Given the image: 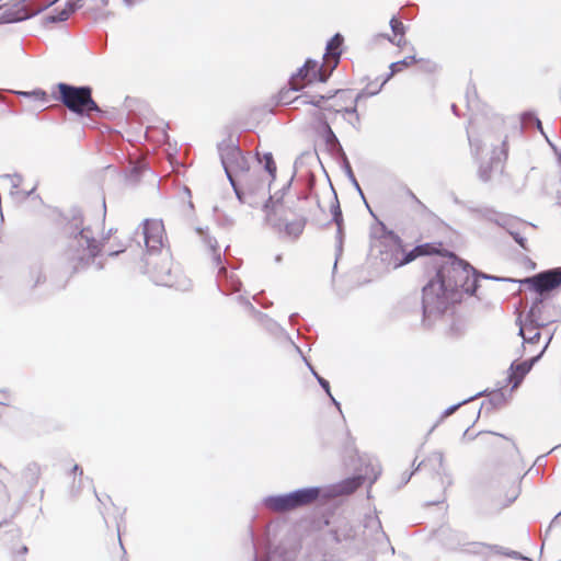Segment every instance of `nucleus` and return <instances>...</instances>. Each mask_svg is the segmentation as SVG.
Listing matches in <instances>:
<instances>
[{"mask_svg": "<svg viewBox=\"0 0 561 561\" xmlns=\"http://www.w3.org/2000/svg\"><path fill=\"white\" fill-rule=\"evenodd\" d=\"M437 264V271L422 288L423 324L432 325L438 317L453 310L465 294L476 295L480 279L515 282L511 278L486 274L474 268L468 261L455 253H448Z\"/></svg>", "mask_w": 561, "mask_h": 561, "instance_id": "f257e3e1", "label": "nucleus"}, {"mask_svg": "<svg viewBox=\"0 0 561 561\" xmlns=\"http://www.w3.org/2000/svg\"><path fill=\"white\" fill-rule=\"evenodd\" d=\"M61 233L65 238L62 260L65 261L64 275L58 283L47 282L41 263L31 265L28 272V285L33 294L43 287L41 296H49L56 290L65 288L70 277L85 270L95 260L101 251V244L96 242L89 226L83 225L80 208L72 206L61 216Z\"/></svg>", "mask_w": 561, "mask_h": 561, "instance_id": "f03ea898", "label": "nucleus"}, {"mask_svg": "<svg viewBox=\"0 0 561 561\" xmlns=\"http://www.w3.org/2000/svg\"><path fill=\"white\" fill-rule=\"evenodd\" d=\"M355 473L336 483L325 486H306L287 492L290 511L305 507L316 503H322L327 500L350 495L355 492L365 482L370 488L381 473L379 466L365 463L364 468L354 467Z\"/></svg>", "mask_w": 561, "mask_h": 561, "instance_id": "7ed1b4c3", "label": "nucleus"}, {"mask_svg": "<svg viewBox=\"0 0 561 561\" xmlns=\"http://www.w3.org/2000/svg\"><path fill=\"white\" fill-rule=\"evenodd\" d=\"M377 222L378 228L374 229L371 234L382 240L381 243L385 248V250L381 251L382 261L388 262V264L392 265L393 268L404 266L421 256L436 255L432 259V263L436 272V263H440L442 260L450 253L449 251H444L442 242L422 243L414 247L412 250L407 251L404 249L403 240L398 233L389 229L385 222L380 220Z\"/></svg>", "mask_w": 561, "mask_h": 561, "instance_id": "20e7f679", "label": "nucleus"}, {"mask_svg": "<svg viewBox=\"0 0 561 561\" xmlns=\"http://www.w3.org/2000/svg\"><path fill=\"white\" fill-rule=\"evenodd\" d=\"M56 89L58 94L53 93V98L61 102L70 112L80 116L92 112L101 113V108L92 98V88L90 85H72L59 82Z\"/></svg>", "mask_w": 561, "mask_h": 561, "instance_id": "39448f33", "label": "nucleus"}, {"mask_svg": "<svg viewBox=\"0 0 561 561\" xmlns=\"http://www.w3.org/2000/svg\"><path fill=\"white\" fill-rule=\"evenodd\" d=\"M220 161L227 179H236V174L247 175L250 171L249 159L243 154L239 146L234 142L222 141L218 145Z\"/></svg>", "mask_w": 561, "mask_h": 561, "instance_id": "423d86ee", "label": "nucleus"}, {"mask_svg": "<svg viewBox=\"0 0 561 561\" xmlns=\"http://www.w3.org/2000/svg\"><path fill=\"white\" fill-rule=\"evenodd\" d=\"M145 265L153 283L168 287L174 286V275L169 251L147 254Z\"/></svg>", "mask_w": 561, "mask_h": 561, "instance_id": "0eeeda50", "label": "nucleus"}, {"mask_svg": "<svg viewBox=\"0 0 561 561\" xmlns=\"http://www.w3.org/2000/svg\"><path fill=\"white\" fill-rule=\"evenodd\" d=\"M135 237L142 239L147 254H157L163 248L164 226L162 220L145 219L141 228L135 231Z\"/></svg>", "mask_w": 561, "mask_h": 561, "instance_id": "6e6552de", "label": "nucleus"}, {"mask_svg": "<svg viewBox=\"0 0 561 561\" xmlns=\"http://www.w3.org/2000/svg\"><path fill=\"white\" fill-rule=\"evenodd\" d=\"M522 285H527L530 291L537 295L545 294L558 288L561 285V267L549 268L519 280Z\"/></svg>", "mask_w": 561, "mask_h": 561, "instance_id": "1a4fd4ad", "label": "nucleus"}, {"mask_svg": "<svg viewBox=\"0 0 561 561\" xmlns=\"http://www.w3.org/2000/svg\"><path fill=\"white\" fill-rule=\"evenodd\" d=\"M455 203L465 206L470 214L496 224L497 226L505 229V231L510 236L511 231H517L519 227H526L525 221H522L516 217L497 214L493 208L467 206L463 202L459 201L458 198H455Z\"/></svg>", "mask_w": 561, "mask_h": 561, "instance_id": "9d476101", "label": "nucleus"}, {"mask_svg": "<svg viewBox=\"0 0 561 561\" xmlns=\"http://www.w3.org/2000/svg\"><path fill=\"white\" fill-rule=\"evenodd\" d=\"M310 116L316 123L314 130L318 136L323 140L327 150L330 154L337 158L345 153L337 136L333 131L327 115L321 111H312Z\"/></svg>", "mask_w": 561, "mask_h": 561, "instance_id": "9b49d317", "label": "nucleus"}, {"mask_svg": "<svg viewBox=\"0 0 561 561\" xmlns=\"http://www.w3.org/2000/svg\"><path fill=\"white\" fill-rule=\"evenodd\" d=\"M433 535L445 549L450 551H456L465 546H472V542L468 541L466 533L454 529L448 525H442L434 530Z\"/></svg>", "mask_w": 561, "mask_h": 561, "instance_id": "f8f14e48", "label": "nucleus"}, {"mask_svg": "<svg viewBox=\"0 0 561 561\" xmlns=\"http://www.w3.org/2000/svg\"><path fill=\"white\" fill-rule=\"evenodd\" d=\"M58 0H51L45 3L42 7H38L31 12H21L20 10H15L10 3H5L0 5V10L2 11L0 14V24H9V23H18L25 20H28L43 11L47 10L49 7L55 4Z\"/></svg>", "mask_w": 561, "mask_h": 561, "instance_id": "ddd939ff", "label": "nucleus"}, {"mask_svg": "<svg viewBox=\"0 0 561 561\" xmlns=\"http://www.w3.org/2000/svg\"><path fill=\"white\" fill-rule=\"evenodd\" d=\"M323 65L319 64L318 60L312 58H307L305 64L299 67L296 72L291 73L290 79H305L310 82H327L329 80L330 73L322 72Z\"/></svg>", "mask_w": 561, "mask_h": 561, "instance_id": "4468645a", "label": "nucleus"}, {"mask_svg": "<svg viewBox=\"0 0 561 561\" xmlns=\"http://www.w3.org/2000/svg\"><path fill=\"white\" fill-rule=\"evenodd\" d=\"M546 296L538 295L531 302L525 319L526 329L535 330L539 327H547L551 320L542 318V304Z\"/></svg>", "mask_w": 561, "mask_h": 561, "instance_id": "2eb2a0df", "label": "nucleus"}, {"mask_svg": "<svg viewBox=\"0 0 561 561\" xmlns=\"http://www.w3.org/2000/svg\"><path fill=\"white\" fill-rule=\"evenodd\" d=\"M217 288L224 295H230L241 288L240 278L225 266H220L217 274Z\"/></svg>", "mask_w": 561, "mask_h": 561, "instance_id": "dca6fc26", "label": "nucleus"}, {"mask_svg": "<svg viewBox=\"0 0 561 561\" xmlns=\"http://www.w3.org/2000/svg\"><path fill=\"white\" fill-rule=\"evenodd\" d=\"M241 181L244 183L249 197H251L252 199H257L260 202L261 199L264 198L265 181L262 176L261 171H259L257 174L248 173L247 175L242 176Z\"/></svg>", "mask_w": 561, "mask_h": 561, "instance_id": "f3484780", "label": "nucleus"}, {"mask_svg": "<svg viewBox=\"0 0 561 561\" xmlns=\"http://www.w3.org/2000/svg\"><path fill=\"white\" fill-rule=\"evenodd\" d=\"M237 300L241 306H244L253 314L254 319L268 332H275L278 329V324L266 313L256 310L247 297L239 295Z\"/></svg>", "mask_w": 561, "mask_h": 561, "instance_id": "a211bd4d", "label": "nucleus"}, {"mask_svg": "<svg viewBox=\"0 0 561 561\" xmlns=\"http://www.w3.org/2000/svg\"><path fill=\"white\" fill-rule=\"evenodd\" d=\"M277 206L274 205V197H267L262 204V210L265 213L264 221L275 231L283 230L284 219L276 214Z\"/></svg>", "mask_w": 561, "mask_h": 561, "instance_id": "6ab92c4d", "label": "nucleus"}, {"mask_svg": "<svg viewBox=\"0 0 561 561\" xmlns=\"http://www.w3.org/2000/svg\"><path fill=\"white\" fill-rule=\"evenodd\" d=\"M529 371V366L526 365V363L514 360L508 368V375L506 377V382L512 383V391L520 386Z\"/></svg>", "mask_w": 561, "mask_h": 561, "instance_id": "aec40b11", "label": "nucleus"}, {"mask_svg": "<svg viewBox=\"0 0 561 561\" xmlns=\"http://www.w3.org/2000/svg\"><path fill=\"white\" fill-rule=\"evenodd\" d=\"M344 43V37L340 33H335L328 42L325 46V56L333 57L334 62L331 67L330 72L337 66L340 62V57L342 55V46Z\"/></svg>", "mask_w": 561, "mask_h": 561, "instance_id": "412c9836", "label": "nucleus"}, {"mask_svg": "<svg viewBox=\"0 0 561 561\" xmlns=\"http://www.w3.org/2000/svg\"><path fill=\"white\" fill-rule=\"evenodd\" d=\"M262 505L275 512H290L287 493L267 495L262 499Z\"/></svg>", "mask_w": 561, "mask_h": 561, "instance_id": "4be33fe9", "label": "nucleus"}, {"mask_svg": "<svg viewBox=\"0 0 561 561\" xmlns=\"http://www.w3.org/2000/svg\"><path fill=\"white\" fill-rule=\"evenodd\" d=\"M336 159L339 160V162L341 164V168L344 171L345 175L347 176V179L350 180V182L352 183V185L354 186L356 192L360 195V197L365 202V204H366L367 208L369 209L370 214L373 216H375L373 210L370 209V207H369V205H368V203H367V201L365 198L364 192H363V190H362V187H360V185H359V183H358V181H357V179H356V176H355V174L353 172L352 165L350 163V160H348L346 153H343L342 156L337 157Z\"/></svg>", "mask_w": 561, "mask_h": 561, "instance_id": "5701e85b", "label": "nucleus"}, {"mask_svg": "<svg viewBox=\"0 0 561 561\" xmlns=\"http://www.w3.org/2000/svg\"><path fill=\"white\" fill-rule=\"evenodd\" d=\"M195 230L201 236V238H202L203 242L205 243V245L211 251L213 260L216 263V265H220L221 264V255H220V252H219V247H218L217 239L211 237L208 233V228L207 227L206 228L197 227Z\"/></svg>", "mask_w": 561, "mask_h": 561, "instance_id": "b1692460", "label": "nucleus"}, {"mask_svg": "<svg viewBox=\"0 0 561 561\" xmlns=\"http://www.w3.org/2000/svg\"><path fill=\"white\" fill-rule=\"evenodd\" d=\"M229 182H230V185H231V187H232V190H233V192L236 194L237 199L241 204H247V205H249L252 208L259 207L260 201L252 199L251 197H249V194L247 192L244 183L241 184L240 181L237 180V179H230Z\"/></svg>", "mask_w": 561, "mask_h": 561, "instance_id": "393cba45", "label": "nucleus"}, {"mask_svg": "<svg viewBox=\"0 0 561 561\" xmlns=\"http://www.w3.org/2000/svg\"><path fill=\"white\" fill-rule=\"evenodd\" d=\"M435 460L438 463V469L436 473L442 476V482L446 484L445 488L450 486L453 484V477L450 471L445 467V457L444 453L440 450L433 451L428 457V461Z\"/></svg>", "mask_w": 561, "mask_h": 561, "instance_id": "a878e982", "label": "nucleus"}, {"mask_svg": "<svg viewBox=\"0 0 561 561\" xmlns=\"http://www.w3.org/2000/svg\"><path fill=\"white\" fill-rule=\"evenodd\" d=\"M41 474L39 466L36 462L28 463L22 471V481L25 483L27 490L31 492L37 484Z\"/></svg>", "mask_w": 561, "mask_h": 561, "instance_id": "bb28decb", "label": "nucleus"}, {"mask_svg": "<svg viewBox=\"0 0 561 561\" xmlns=\"http://www.w3.org/2000/svg\"><path fill=\"white\" fill-rule=\"evenodd\" d=\"M12 93L16 96L38 103L39 106L45 105L49 101V95L41 88H36L31 91L13 90Z\"/></svg>", "mask_w": 561, "mask_h": 561, "instance_id": "cd10ccee", "label": "nucleus"}, {"mask_svg": "<svg viewBox=\"0 0 561 561\" xmlns=\"http://www.w3.org/2000/svg\"><path fill=\"white\" fill-rule=\"evenodd\" d=\"M489 399L486 403H482L481 408L486 407V410L490 411L492 409H496L502 407L507 402L506 394L502 390V388H497L488 392ZM481 410L478 412V416L480 415Z\"/></svg>", "mask_w": 561, "mask_h": 561, "instance_id": "c85d7f7f", "label": "nucleus"}, {"mask_svg": "<svg viewBox=\"0 0 561 561\" xmlns=\"http://www.w3.org/2000/svg\"><path fill=\"white\" fill-rule=\"evenodd\" d=\"M416 61V56L410 55L399 61L391 62L389 65L390 71L382 77V84H386L396 73L400 72L404 67H409L412 64H415Z\"/></svg>", "mask_w": 561, "mask_h": 561, "instance_id": "c756f323", "label": "nucleus"}, {"mask_svg": "<svg viewBox=\"0 0 561 561\" xmlns=\"http://www.w3.org/2000/svg\"><path fill=\"white\" fill-rule=\"evenodd\" d=\"M508 157V142L507 137H505L501 146L499 148H494L492 151V156L490 158V161L492 165H496L499 169L502 170L503 163L506 161Z\"/></svg>", "mask_w": 561, "mask_h": 561, "instance_id": "7c9ffc66", "label": "nucleus"}, {"mask_svg": "<svg viewBox=\"0 0 561 561\" xmlns=\"http://www.w3.org/2000/svg\"><path fill=\"white\" fill-rule=\"evenodd\" d=\"M306 224L307 219L305 217H300L293 221L284 222L283 229L288 237L296 239L304 232Z\"/></svg>", "mask_w": 561, "mask_h": 561, "instance_id": "2f4dec72", "label": "nucleus"}, {"mask_svg": "<svg viewBox=\"0 0 561 561\" xmlns=\"http://www.w3.org/2000/svg\"><path fill=\"white\" fill-rule=\"evenodd\" d=\"M364 527L375 531V539L383 538L388 540L386 533L382 530L381 522L377 515H366L364 518Z\"/></svg>", "mask_w": 561, "mask_h": 561, "instance_id": "473e14b6", "label": "nucleus"}, {"mask_svg": "<svg viewBox=\"0 0 561 561\" xmlns=\"http://www.w3.org/2000/svg\"><path fill=\"white\" fill-rule=\"evenodd\" d=\"M516 323L519 325L518 335H520L523 337L524 343L536 344L539 342L541 334L537 329H535V330L526 329V324L522 325L520 317L517 318Z\"/></svg>", "mask_w": 561, "mask_h": 561, "instance_id": "72a5a7b5", "label": "nucleus"}, {"mask_svg": "<svg viewBox=\"0 0 561 561\" xmlns=\"http://www.w3.org/2000/svg\"><path fill=\"white\" fill-rule=\"evenodd\" d=\"M299 90H300L299 87H293L289 89L280 90L276 96V103L279 105L298 103V95H295V93L298 92Z\"/></svg>", "mask_w": 561, "mask_h": 561, "instance_id": "f704fd0d", "label": "nucleus"}, {"mask_svg": "<svg viewBox=\"0 0 561 561\" xmlns=\"http://www.w3.org/2000/svg\"><path fill=\"white\" fill-rule=\"evenodd\" d=\"M339 222L340 224H335V226H336V236H335L336 244H335V262L333 265V272L336 270L337 261L343 253V245H344V238H345L344 220L339 221Z\"/></svg>", "mask_w": 561, "mask_h": 561, "instance_id": "c9c22d12", "label": "nucleus"}, {"mask_svg": "<svg viewBox=\"0 0 561 561\" xmlns=\"http://www.w3.org/2000/svg\"><path fill=\"white\" fill-rule=\"evenodd\" d=\"M322 103H324V98L321 94H311V93H302L298 95V104L299 105H312L314 107L322 108Z\"/></svg>", "mask_w": 561, "mask_h": 561, "instance_id": "e433bc0d", "label": "nucleus"}, {"mask_svg": "<svg viewBox=\"0 0 561 561\" xmlns=\"http://www.w3.org/2000/svg\"><path fill=\"white\" fill-rule=\"evenodd\" d=\"M313 159H317L319 163H321V160L318 156L317 150L314 151H304L301 152L294 162V169L297 170L299 168H302L304 165L309 164ZM296 173V171H294Z\"/></svg>", "mask_w": 561, "mask_h": 561, "instance_id": "4c0bfd02", "label": "nucleus"}, {"mask_svg": "<svg viewBox=\"0 0 561 561\" xmlns=\"http://www.w3.org/2000/svg\"><path fill=\"white\" fill-rule=\"evenodd\" d=\"M330 186H331V190H332V193H333V202H332V204L330 206V213L332 215L331 221L334 222V224H340L339 221L343 220L342 209H341V206H340L337 194H336L332 183H330Z\"/></svg>", "mask_w": 561, "mask_h": 561, "instance_id": "58836bf2", "label": "nucleus"}, {"mask_svg": "<svg viewBox=\"0 0 561 561\" xmlns=\"http://www.w3.org/2000/svg\"><path fill=\"white\" fill-rule=\"evenodd\" d=\"M264 170L272 178L270 183L267 184V190L270 191L271 184L276 179L277 172L276 163L271 152L264 153Z\"/></svg>", "mask_w": 561, "mask_h": 561, "instance_id": "ea45409f", "label": "nucleus"}, {"mask_svg": "<svg viewBox=\"0 0 561 561\" xmlns=\"http://www.w3.org/2000/svg\"><path fill=\"white\" fill-rule=\"evenodd\" d=\"M385 84H382V80L380 81V83L378 84L377 88L375 89H371L373 87V83H368L366 88L362 89L355 96H354V100L353 102L354 103H358L362 99L364 98H369V96H374V95H377L383 88Z\"/></svg>", "mask_w": 561, "mask_h": 561, "instance_id": "a19ab883", "label": "nucleus"}, {"mask_svg": "<svg viewBox=\"0 0 561 561\" xmlns=\"http://www.w3.org/2000/svg\"><path fill=\"white\" fill-rule=\"evenodd\" d=\"M520 122L524 125L534 124L540 133H543L542 123L534 111H526L522 113Z\"/></svg>", "mask_w": 561, "mask_h": 561, "instance_id": "79ce46f5", "label": "nucleus"}, {"mask_svg": "<svg viewBox=\"0 0 561 561\" xmlns=\"http://www.w3.org/2000/svg\"><path fill=\"white\" fill-rule=\"evenodd\" d=\"M295 179V172L293 173L291 178L287 181V183L277 192H275L274 195L268 194V197H274V205L279 206L284 203V198L289 192L293 181Z\"/></svg>", "mask_w": 561, "mask_h": 561, "instance_id": "37998d69", "label": "nucleus"}, {"mask_svg": "<svg viewBox=\"0 0 561 561\" xmlns=\"http://www.w3.org/2000/svg\"><path fill=\"white\" fill-rule=\"evenodd\" d=\"M70 18V14L65 9H54L49 14L45 16L47 23H59L65 22Z\"/></svg>", "mask_w": 561, "mask_h": 561, "instance_id": "c03bdc74", "label": "nucleus"}, {"mask_svg": "<svg viewBox=\"0 0 561 561\" xmlns=\"http://www.w3.org/2000/svg\"><path fill=\"white\" fill-rule=\"evenodd\" d=\"M471 545L473 547H478V548H489V550L495 552L496 554H501V556H505V557H508L510 551H512L511 549L504 548L502 546L490 545V543H485V542L474 541Z\"/></svg>", "mask_w": 561, "mask_h": 561, "instance_id": "a18cd8bd", "label": "nucleus"}, {"mask_svg": "<svg viewBox=\"0 0 561 561\" xmlns=\"http://www.w3.org/2000/svg\"><path fill=\"white\" fill-rule=\"evenodd\" d=\"M519 492V486H514L513 491L506 494V499L503 503L495 504V512H500L503 508L508 507L518 497Z\"/></svg>", "mask_w": 561, "mask_h": 561, "instance_id": "49530a36", "label": "nucleus"}, {"mask_svg": "<svg viewBox=\"0 0 561 561\" xmlns=\"http://www.w3.org/2000/svg\"><path fill=\"white\" fill-rule=\"evenodd\" d=\"M488 390H484V391H480L478 393H476L474 396H471L467 399H463L462 401L456 403V404H451L450 407H448L444 412H443V415L442 417H445V416H448L453 413H455L462 404L473 400L474 398L479 397V396H482L483 393H485Z\"/></svg>", "mask_w": 561, "mask_h": 561, "instance_id": "de8ad7c7", "label": "nucleus"}, {"mask_svg": "<svg viewBox=\"0 0 561 561\" xmlns=\"http://www.w3.org/2000/svg\"><path fill=\"white\" fill-rule=\"evenodd\" d=\"M499 169L496 165H492V163H488V164H481L479 170H478V175H479V179L482 181V182H489L491 180V173L493 170H496Z\"/></svg>", "mask_w": 561, "mask_h": 561, "instance_id": "09e8293b", "label": "nucleus"}, {"mask_svg": "<svg viewBox=\"0 0 561 561\" xmlns=\"http://www.w3.org/2000/svg\"><path fill=\"white\" fill-rule=\"evenodd\" d=\"M389 25H390L392 33L396 36L397 35L403 36L405 34V30H407L405 25L399 19H397L396 15H393L390 19Z\"/></svg>", "mask_w": 561, "mask_h": 561, "instance_id": "8fccbe9b", "label": "nucleus"}, {"mask_svg": "<svg viewBox=\"0 0 561 561\" xmlns=\"http://www.w3.org/2000/svg\"><path fill=\"white\" fill-rule=\"evenodd\" d=\"M345 436L346 437L343 446V454L344 456H350L352 458L353 455L357 454V450L355 448L354 439L350 435V432H346Z\"/></svg>", "mask_w": 561, "mask_h": 561, "instance_id": "3c124183", "label": "nucleus"}, {"mask_svg": "<svg viewBox=\"0 0 561 561\" xmlns=\"http://www.w3.org/2000/svg\"><path fill=\"white\" fill-rule=\"evenodd\" d=\"M420 64V69L423 71V72H426V73H433L437 70L438 66L436 62L430 60V59H423V58H420L417 59V61Z\"/></svg>", "mask_w": 561, "mask_h": 561, "instance_id": "603ef678", "label": "nucleus"}, {"mask_svg": "<svg viewBox=\"0 0 561 561\" xmlns=\"http://www.w3.org/2000/svg\"><path fill=\"white\" fill-rule=\"evenodd\" d=\"M311 375L316 378L319 386L324 390L327 396H331V387L329 380L320 376L316 369H311Z\"/></svg>", "mask_w": 561, "mask_h": 561, "instance_id": "864d4df0", "label": "nucleus"}, {"mask_svg": "<svg viewBox=\"0 0 561 561\" xmlns=\"http://www.w3.org/2000/svg\"><path fill=\"white\" fill-rule=\"evenodd\" d=\"M551 339H552V335H550V336H549V339H548V341H547L546 345L542 347V350H541V352H540L539 354H537V355H535V356H531V357H529V358H527V359L523 360V363H526V365H528V366H529V369H530V370L533 369L534 365H535L537 362H539V359L542 357V354H543V353H545V351L547 350V347H548V345H549V343H550Z\"/></svg>", "mask_w": 561, "mask_h": 561, "instance_id": "5fc2aeb1", "label": "nucleus"}, {"mask_svg": "<svg viewBox=\"0 0 561 561\" xmlns=\"http://www.w3.org/2000/svg\"><path fill=\"white\" fill-rule=\"evenodd\" d=\"M513 240L525 251H529L527 247V239L522 234L520 229L517 231H511Z\"/></svg>", "mask_w": 561, "mask_h": 561, "instance_id": "6e6d98bb", "label": "nucleus"}, {"mask_svg": "<svg viewBox=\"0 0 561 561\" xmlns=\"http://www.w3.org/2000/svg\"><path fill=\"white\" fill-rule=\"evenodd\" d=\"M141 173H142V167L135 164L129 168L128 173H127V179L130 181L137 182V181H139Z\"/></svg>", "mask_w": 561, "mask_h": 561, "instance_id": "4d7b16f0", "label": "nucleus"}, {"mask_svg": "<svg viewBox=\"0 0 561 561\" xmlns=\"http://www.w3.org/2000/svg\"><path fill=\"white\" fill-rule=\"evenodd\" d=\"M357 104L358 103H354L353 102L352 106L337 108V110H335V114H342L344 119L346 118L347 115L348 116H354V115L358 114Z\"/></svg>", "mask_w": 561, "mask_h": 561, "instance_id": "13d9d810", "label": "nucleus"}, {"mask_svg": "<svg viewBox=\"0 0 561 561\" xmlns=\"http://www.w3.org/2000/svg\"><path fill=\"white\" fill-rule=\"evenodd\" d=\"M0 178L10 180L12 188H18L23 181V176L20 173L3 174Z\"/></svg>", "mask_w": 561, "mask_h": 561, "instance_id": "bf43d9fd", "label": "nucleus"}, {"mask_svg": "<svg viewBox=\"0 0 561 561\" xmlns=\"http://www.w3.org/2000/svg\"><path fill=\"white\" fill-rule=\"evenodd\" d=\"M468 140L471 147V151L473 156H479L480 151L482 150L481 141L478 139H472L470 135L468 134Z\"/></svg>", "mask_w": 561, "mask_h": 561, "instance_id": "052dcab7", "label": "nucleus"}, {"mask_svg": "<svg viewBox=\"0 0 561 561\" xmlns=\"http://www.w3.org/2000/svg\"><path fill=\"white\" fill-rule=\"evenodd\" d=\"M81 7V3H77V0H67L64 9L71 15Z\"/></svg>", "mask_w": 561, "mask_h": 561, "instance_id": "680f3d73", "label": "nucleus"}, {"mask_svg": "<svg viewBox=\"0 0 561 561\" xmlns=\"http://www.w3.org/2000/svg\"><path fill=\"white\" fill-rule=\"evenodd\" d=\"M218 224L224 228H231L234 225V219L228 215H222L218 218Z\"/></svg>", "mask_w": 561, "mask_h": 561, "instance_id": "e2e57ef3", "label": "nucleus"}, {"mask_svg": "<svg viewBox=\"0 0 561 561\" xmlns=\"http://www.w3.org/2000/svg\"><path fill=\"white\" fill-rule=\"evenodd\" d=\"M331 436H333V432L323 431L321 434V445L323 448H328L331 446Z\"/></svg>", "mask_w": 561, "mask_h": 561, "instance_id": "0e129e2a", "label": "nucleus"}, {"mask_svg": "<svg viewBox=\"0 0 561 561\" xmlns=\"http://www.w3.org/2000/svg\"><path fill=\"white\" fill-rule=\"evenodd\" d=\"M345 121L357 131L360 130V116L356 114L354 116L346 117Z\"/></svg>", "mask_w": 561, "mask_h": 561, "instance_id": "69168bd1", "label": "nucleus"}, {"mask_svg": "<svg viewBox=\"0 0 561 561\" xmlns=\"http://www.w3.org/2000/svg\"><path fill=\"white\" fill-rule=\"evenodd\" d=\"M25 0H11L10 5L13 7L15 10H20L21 12H28L25 7Z\"/></svg>", "mask_w": 561, "mask_h": 561, "instance_id": "338daca9", "label": "nucleus"}, {"mask_svg": "<svg viewBox=\"0 0 561 561\" xmlns=\"http://www.w3.org/2000/svg\"><path fill=\"white\" fill-rule=\"evenodd\" d=\"M313 184H314V178H312V180H311L309 186L306 188V191H304L299 194L298 198L299 199H308L312 195Z\"/></svg>", "mask_w": 561, "mask_h": 561, "instance_id": "774afa93", "label": "nucleus"}]
</instances>
